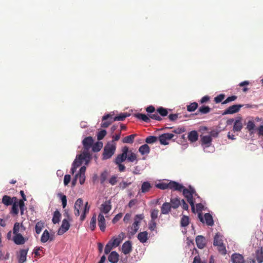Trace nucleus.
I'll return each instance as SVG.
<instances>
[{
    "mask_svg": "<svg viewBox=\"0 0 263 263\" xmlns=\"http://www.w3.org/2000/svg\"><path fill=\"white\" fill-rule=\"evenodd\" d=\"M122 154L118 155L115 160L116 164H119L125 161L127 159L129 162H133L137 160V156L132 151H129L127 146H124L122 149Z\"/></svg>",
    "mask_w": 263,
    "mask_h": 263,
    "instance_id": "nucleus-1",
    "label": "nucleus"
},
{
    "mask_svg": "<svg viewBox=\"0 0 263 263\" xmlns=\"http://www.w3.org/2000/svg\"><path fill=\"white\" fill-rule=\"evenodd\" d=\"M156 187L161 190L170 189L174 191H182L183 186L174 181H170L169 182H163L156 184Z\"/></svg>",
    "mask_w": 263,
    "mask_h": 263,
    "instance_id": "nucleus-2",
    "label": "nucleus"
},
{
    "mask_svg": "<svg viewBox=\"0 0 263 263\" xmlns=\"http://www.w3.org/2000/svg\"><path fill=\"white\" fill-rule=\"evenodd\" d=\"M116 144L114 141L108 142L105 145L102 154V159L106 160L110 158L115 153Z\"/></svg>",
    "mask_w": 263,
    "mask_h": 263,
    "instance_id": "nucleus-3",
    "label": "nucleus"
},
{
    "mask_svg": "<svg viewBox=\"0 0 263 263\" xmlns=\"http://www.w3.org/2000/svg\"><path fill=\"white\" fill-rule=\"evenodd\" d=\"M144 218L143 214L136 215L134 218V222L132 226L128 227V231L132 236L134 235L139 228V224L141 220Z\"/></svg>",
    "mask_w": 263,
    "mask_h": 263,
    "instance_id": "nucleus-4",
    "label": "nucleus"
},
{
    "mask_svg": "<svg viewBox=\"0 0 263 263\" xmlns=\"http://www.w3.org/2000/svg\"><path fill=\"white\" fill-rule=\"evenodd\" d=\"M182 193L185 197L187 199V202L190 204L191 209L193 213H195V208L194 204V200L193 199V196L191 195L189 190L187 189L183 188L182 189Z\"/></svg>",
    "mask_w": 263,
    "mask_h": 263,
    "instance_id": "nucleus-5",
    "label": "nucleus"
},
{
    "mask_svg": "<svg viewBox=\"0 0 263 263\" xmlns=\"http://www.w3.org/2000/svg\"><path fill=\"white\" fill-rule=\"evenodd\" d=\"M174 137V135L171 133H165L160 135L158 139L162 145H166L168 144V141L171 140Z\"/></svg>",
    "mask_w": 263,
    "mask_h": 263,
    "instance_id": "nucleus-6",
    "label": "nucleus"
},
{
    "mask_svg": "<svg viewBox=\"0 0 263 263\" xmlns=\"http://www.w3.org/2000/svg\"><path fill=\"white\" fill-rule=\"evenodd\" d=\"M146 111L147 112L151 114L149 115V117L152 119L159 121L162 120V118L158 115L157 111H156V109L153 106L151 105L146 107Z\"/></svg>",
    "mask_w": 263,
    "mask_h": 263,
    "instance_id": "nucleus-7",
    "label": "nucleus"
},
{
    "mask_svg": "<svg viewBox=\"0 0 263 263\" xmlns=\"http://www.w3.org/2000/svg\"><path fill=\"white\" fill-rule=\"evenodd\" d=\"M102 122L101 126L103 128L108 127L114 121L112 119V115L108 114L102 117Z\"/></svg>",
    "mask_w": 263,
    "mask_h": 263,
    "instance_id": "nucleus-8",
    "label": "nucleus"
},
{
    "mask_svg": "<svg viewBox=\"0 0 263 263\" xmlns=\"http://www.w3.org/2000/svg\"><path fill=\"white\" fill-rule=\"evenodd\" d=\"M242 106L243 105L241 104H235L232 106H231L224 110V112L222 113V115H226L228 114H233L238 112Z\"/></svg>",
    "mask_w": 263,
    "mask_h": 263,
    "instance_id": "nucleus-9",
    "label": "nucleus"
},
{
    "mask_svg": "<svg viewBox=\"0 0 263 263\" xmlns=\"http://www.w3.org/2000/svg\"><path fill=\"white\" fill-rule=\"evenodd\" d=\"M70 228V223L68 219H64L62 221V225L58 231V235H62L64 234Z\"/></svg>",
    "mask_w": 263,
    "mask_h": 263,
    "instance_id": "nucleus-10",
    "label": "nucleus"
},
{
    "mask_svg": "<svg viewBox=\"0 0 263 263\" xmlns=\"http://www.w3.org/2000/svg\"><path fill=\"white\" fill-rule=\"evenodd\" d=\"M125 237V234L123 232L120 233L117 237H114L109 241L114 247H118L121 243Z\"/></svg>",
    "mask_w": 263,
    "mask_h": 263,
    "instance_id": "nucleus-11",
    "label": "nucleus"
},
{
    "mask_svg": "<svg viewBox=\"0 0 263 263\" xmlns=\"http://www.w3.org/2000/svg\"><path fill=\"white\" fill-rule=\"evenodd\" d=\"M26 230V227L22 224L15 222L13 226V233L14 235L20 234Z\"/></svg>",
    "mask_w": 263,
    "mask_h": 263,
    "instance_id": "nucleus-12",
    "label": "nucleus"
},
{
    "mask_svg": "<svg viewBox=\"0 0 263 263\" xmlns=\"http://www.w3.org/2000/svg\"><path fill=\"white\" fill-rule=\"evenodd\" d=\"M243 127V125L242 123V118L241 117H237L236 119L234 126H233V131L234 132H240Z\"/></svg>",
    "mask_w": 263,
    "mask_h": 263,
    "instance_id": "nucleus-13",
    "label": "nucleus"
},
{
    "mask_svg": "<svg viewBox=\"0 0 263 263\" xmlns=\"http://www.w3.org/2000/svg\"><path fill=\"white\" fill-rule=\"evenodd\" d=\"M15 201H17V198L15 197H11L8 195H4L2 198V203L7 206L12 205Z\"/></svg>",
    "mask_w": 263,
    "mask_h": 263,
    "instance_id": "nucleus-14",
    "label": "nucleus"
},
{
    "mask_svg": "<svg viewBox=\"0 0 263 263\" xmlns=\"http://www.w3.org/2000/svg\"><path fill=\"white\" fill-rule=\"evenodd\" d=\"M196 242L199 249H203L205 247L206 242L204 237L202 235H198L196 237Z\"/></svg>",
    "mask_w": 263,
    "mask_h": 263,
    "instance_id": "nucleus-15",
    "label": "nucleus"
},
{
    "mask_svg": "<svg viewBox=\"0 0 263 263\" xmlns=\"http://www.w3.org/2000/svg\"><path fill=\"white\" fill-rule=\"evenodd\" d=\"M111 205L110 200L105 201L101 205L100 211L101 213L107 214L111 210Z\"/></svg>",
    "mask_w": 263,
    "mask_h": 263,
    "instance_id": "nucleus-16",
    "label": "nucleus"
},
{
    "mask_svg": "<svg viewBox=\"0 0 263 263\" xmlns=\"http://www.w3.org/2000/svg\"><path fill=\"white\" fill-rule=\"evenodd\" d=\"M212 139L211 136L206 135L201 136V143L202 146L205 145L203 147H209L211 144Z\"/></svg>",
    "mask_w": 263,
    "mask_h": 263,
    "instance_id": "nucleus-17",
    "label": "nucleus"
},
{
    "mask_svg": "<svg viewBox=\"0 0 263 263\" xmlns=\"http://www.w3.org/2000/svg\"><path fill=\"white\" fill-rule=\"evenodd\" d=\"M82 143L85 149L88 151L92 146L93 140L91 137H87L83 140Z\"/></svg>",
    "mask_w": 263,
    "mask_h": 263,
    "instance_id": "nucleus-18",
    "label": "nucleus"
},
{
    "mask_svg": "<svg viewBox=\"0 0 263 263\" xmlns=\"http://www.w3.org/2000/svg\"><path fill=\"white\" fill-rule=\"evenodd\" d=\"M98 226L102 232H104L106 228L105 219L104 216L100 213L98 215Z\"/></svg>",
    "mask_w": 263,
    "mask_h": 263,
    "instance_id": "nucleus-19",
    "label": "nucleus"
},
{
    "mask_svg": "<svg viewBox=\"0 0 263 263\" xmlns=\"http://www.w3.org/2000/svg\"><path fill=\"white\" fill-rule=\"evenodd\" d=\"M231 260L232 263H245L243 256L238 253H234L232 255Z\"/></svg>",
    "mask_w": 263,
    "mask_h": 263,
    "instance_id": "nucleus-20",
    "label": "nucleus"
},
{
    "mask_svg": "<svg viewBox=\"0 0 263 263\" xmlns=\"http://www.w3.org/2000/svg\"><path fill=\"white\" fill-rule=\"evenodd\" d=\"M132 250V243L128 240L125 241L122 246V251L124 254H128L131 252Z\"/></svg>",
    "mask_w": 263,
    "mask_h": 263,
    "instance_id": "nucleus-21",
    "label": "nucleus"
},
{
    "mask_svg": "<svg viewBox=\"0 0 263 263\" xmlns=\"http://www.w3.org/2000/svg\"><path fill=\"white\" fill-rule=\"evenodd\" d=\"M28 249H22L19 252L18 255V263H24L26 260V256Z\"/></svg>",
    "mask_w": 263,
    "mask_h": 263,
    "instance_id": "nucleus-22",
    "label": "nucleus"
},
{
    "mask_svg": "<svg viewBox=\"0 0 263 263\" xmlns=\"http://www.w3.org/2000/svg\"><path fill=\"white\" fill-rule=\"evenodd\" d=\"M83 204V201L82 199L79 198L77 200L74 204V215L76 216H78L80 214V210L81 209V206Z\"/></svg>",
    "mask_w": 263,
    "mask_h": 263,
    "instance_id": "nucleus-23",
    "label": "nucleus"
},
{
    "mask_svg": "<svg viewBox=\"0 0 263 263\" xmlns=\"http://www.w3.org/2000/svg\"><path fill=\"white\" fill-rule=\"evenodd\" d=\"M78 158L81 159L82 162H85V164H87L91 159V155L87 152H83L78 156Z\"/></svg>",
    "mask_w": 263,
    "mask_h": 263,
    "instance_id": "nucleus-24",
    "label": "nucleus"
},
{
    "mask_svg": "<svg viewBox=\"0 0 263 263\" xmlns=\"http://www.w3.org/2000/svg\"><path fill=\"white\" fill-rule=\"evenodd\" d=\"M14 242L17 245H23L26 242V239L21 234L14 235L13 238Z\"/></svg>",
    "mask_w": 263,
    "mask_h": 263,
    "instance_id": "nucleus-25",
    "label": "nucleus"
},
{
    "mask_svg": "<svg viewBox=\"0 0 263 263\" xmlns=\"http://www.w3.org/2000/svg\"><path fill=\"white\" fill-rule=\"evenodd\" d=\"M108 259L111 263H117L119 259V255L116 251H112L109 255Z\"/></svg>",
    "mask_w": 263,
    "mask_h": 263,
    "instance_id": "nucleus-26",
    "label": "nucleus"
},
{
    "mask_svg": "<svg viewBox=\"0 0 263 263\" xmlns=\"http://www.w3.org/2000/svg\"><path fill=\"white\" fill-rule=\"evenodd\" d=\"M198 134L196 130H192L188 134V139L191 142H195L198 139Z\"/></svg>",
    "mask_w": 263,
    "mask_h": 263,
    "instance_id": "nucleus-27",
    "label": "nucleus"
},
{
    "mask_svg": "<svg viewBox=\"0 0 263 263\" xmlns=\"http://www.w3.org/2000/svg\"><path fill=\"white\" fill-rule=\"evenodd\" d=\"M138 239L141 243H145L148 239V233L146 231L140 232L137 236Z\"/></svg>",
    "mask_w": 263,
    "mask_h": 263,
    "instance_id": "nucleus-28",
    "label": "nucleus"
},
{
    "mask_svg": "<svg viewBox=\"0 0 263 263\" xmlns=\"http://www.w3.org/2000/svg\"><path fill=\"white\" fill-rule=\"evenodd\" d=\"M204 206L201 203H197L196 205V209L197 212H199L198 213V218L200 219V221L202 222H204V219L202 216L201 212L203 210Z\"/></svg>",
    "mask_w": 263,
    "mask_h": 263,
    "instance_id": "nucleus-29",
    "label": "nucleus"
},
{
    "mask_svg": "<svg viewBox=\"0 0 263 263\" xmlns=\"http://www.w3.org/2000/svg\"><path fill=\"white\" fill-rule=\"evenodd\" d=\"M172 206L170 203L165 202L161 208V213L163 214H167L171 211Z\"/></svg>",
    "mask_w": 263,
    "mask_h": 263,
    "instance_id": "nucleus-30",
    "label": "nucleus"
},
{
    "mask_svg": "<svg viewBox=\"0 0 263 263\" xmlns=\"http://www.w3.org/2000/svg\"><path fill=\"white\" fill-rule=\"evenodd\" d=\"M222 238V236L219 233H216L214 238L213 245L217 246L223 243Z\"/></svg>",
    "mask_w": 263,
    "mask_h": 263,
    "instance_id": "nucleus-31",
    "label": "nucleus"
},
{
    "mask_svg": "<svg viewBox=\"0 0 263 263\" xmlns=\"http://www.w3.org/2000/svg\"><path fill=\"white\" fill-rule=\"evenodd\" d=\"M152 187V186L149 182H144L141 185V192L143 193L148 192Z\"/></svg>",
    "mask_w": 263,
    "mask_h": 263,
    "instance_id": "nucleus-32",
    "label": "nucleus"
},
{
    "mask_svg": "<svg viewBox=\"0 0 263 263\" xmlns=\"http://www.w3.org/2000/svg\"><path fill=\"white\" fill-rule=\"evenodd\" d=\"M135 116L136 118H137L139 119H140L146 123H149L151 121L150 119H151V118H149V117H148L145 114L138 113V114H136L135 115Z\"/></svg>",
    "mask_w": 263,
    "mask_h": 263,
    "instance_id": "nucleus-33",
    "label": "nucleus"
},
{
    "mask_svg": "<svg viewBox=\"0 0 263 263\" xmlns=\"http://www.w3.org/2000/svg\"><path fill=\"white\" fill-rule=\"evenodd\" d=\"M139 152L141 155L148 154L150 152V148L147 144H145L139 148Z\"/></svg>",
    "mask_w": 263,
    "mask_h": 263,
    "instance_id": "nucleus-34",
    "label": "nucleus"
},
{
    "mask_svg": "<svg viewBox=\"0 0 263 263\" xmlns=\"http://www.w3.org/2000/svg\"><path fill=\"white\" fill-rule=\"evenodd\" d=\"M204 219L208 226H212L214 224L212 216L210 213H205L204 214Z\"/></svg>",
    "mask_w": 263,
    "mask_h": 263,
    "instance_id": "nucleus-35",
    "label": "nucleus"
},
{
    "mask_svg": "<svg viewBox=\"0 0 263 263\" xmlns=\"http://www.w3.org/2000/svg\"><path fill=\"white\" fill-rule=\"evenodd\" d=\"M171 205L173 209H177L181 205V201L178 198H172L171 199Z\"/></svg>",
    "mask_w": 263,
    "mask_h": 263,
    "instance_id": "nucleus-36",
    "label": "nucleus"
},
{
    "mask_svg": "<svg viewBox=\"0 0 263 263\" xmlns=\"http://www.w3.org/2000/svg\"><path fill=\"white\" fill-rule=\"evenodd\" d=\"M129 114L127 113H121L118 116H117L115 117H112V119L114 121H124L126 118L128 117Z\"/></svg>",
    "mask_w": 263,
    "mask_h": 263,
    "instance_id": "nucleus-37",
    "label": "nucleus"
},
{
    "mask_svg": "<svg viewBox=\"0 0 263 263\" xmlns=\"http://www.w3.org/2000/svg\"><path fill=\"white\" fill-rule=\"evenodd\" d=\"M61 216V213L59 211L56 210L55 211H54L52 219V222L54 224L59 223L60 220Z\"/></svg>",
    "mask_w": 263,
    "mask_h": 263,
    "instance_id": "nucleus-38",
    "label": "nucleus"
},
{
    "mask_svg": "<svg viewBox=\"0 0 263 263\" xmlns=\"http://www.w3.org/2000/svg\"><path fill=\"white\" fill-rule=\"evenodd\" d=\"M136 136V134H133L126 136L123 139L122 142L124 143H133L134 142V138Z\"/></svg>",
    "mask_w": 263,
    "mask_h": 263,
    "instance_id": "nucleus-39",
    "label": "nucleus"
},
{
    "mask_svg": "<svg viewBox=\"0 0 263 263\" xmlns=\"http://www.w3.org/2000/svg\"><path fill=\"white\" fill-rule=\"evenodd\" d=\"M44 227V222L40 221L37 222L35 224V232L36 234H39L42 231L43 228Z\"/></svg>",
    "mask_w": 263,
    "mask_h": 263,
    "instance_id": "nucleus-40",
    "label": "nucleus"
},
{
    "mask_svg": "<svg viewBox=\"0 0 263 263\" xmlns=\"http://www.w3.org/2000/svg\"><path fill=\"white\" fill-rule=\"evenodd\" d=\"M256 258L258 263L263 262V252L262 249L258 250L256 251Z\"/></svg>",
    "mask_w": 263,
    "mask_h": 263,
    "instance_id": "nucleus-41",
    "label": "nucleus"
},
{
    "mask_svg": "<svg viewBox=\"0 0 263 263\" xmlns=\"http://www.w3.org/2000/svg\"><path fill=\"white\" fill-rule=\"evenodd\" d=\"M50 239L49 233L48 230H45L42 235L41 241L42 242H46Z\"/></svg>",
    "mask_w": 263,
    "mask_h": 263,
    "instance_id": "nucleus-42",
    "label": "nucleus"
},
{
    "mask_svg": "<svg viewBox=\"0 0 263 263\" xmlns=\"http://www.w3.org/2000/svg\"><path fill=\"white\" fill-rule=\"evenodd\" d=\"M189 224V217L187 216H183L180 220V224L182 227H186Z\"/></svg>",
    "mask_w": 263,
    "mask_h": 263,
    "instance_id": "nucleus-43",
    "label": "nucleus"
},
{
    "mask_svg": "<svg viewBox=\"0 0 263 263\" xmlns=\"http://www.w3.org/2000/svg\"><path fill=\"white\" fill-rule=\"evenodd\" d=\"M198 106V104L196 102L191 103L190 105H187V110L189 112H192L195 111Z\"/></svg>",
    "mask_w": 263,
    "mask_h": 263,
    "instance_id": "nucleus-44",
    "label": "nucleus"
},
{
    "mask_svg": "<svg viewBox=\"0 0 263 263\" xmlns=\"http://www.w3.org/2000/svg\"><path fill=\"white\" fill-rule=\"evenodd\" d=\"M103 144L101 142H97L92 146V149L94 152H98L102 148Z\"/></svg>",
    "mask_w": 263,
    "mask_h": 263,
    "instance_id": "nucleus-45",
    "label": "nucleus"
},
{
    "mask_svg": "<svg viewBox=\"0 0 263 263\" xmlns=\"http://www.w3.org/2000/svg\"><path fill=\"white\" fill-rule=\"evenodd\" d=\"M158 139V138L156 136H150L145 139V142L148 144H153L157 142Z\"/></svg>",
    "mask_w": 263,
    "mask_h": 263,
    "instance_id": "nucleus-46",
    "label": "nucleus"
},
{
    "mask_svg": "<svg viewBox=\"0 0 263 263\" xmlns=\"http://www.w3.org/2000/svg\"><path fill=\"white\" fill-rule=\"evenodd\" d=\"M157 114H159L161 116L165 117L168 114L167 109L163 108V107H160L157 109Z\"/></svg>",
    "mask_w": 263,
    "mask_h": 263,
    "instance_id": "nucleus-47",
    "label": "nucleus"
},
{
    "mask_svg": "<svg viewBox=\"0 0 263 263\" xmlns=\"http://www.w3.org/2000/svg\"><path fill=\"white\" fill-rule=\"evenodd\" d=\"M211 111V108L208 106L203 105L201 106L199 109L198 112L202 114H206L209 113Z\"/></svg>",
    "mask_w": 263,
    "mask_h": 263,
    "instance_id": "nucleus-48",
    "label": "nucleus"
},
{
    "mask_svg": "<svg viewBox=\"0 0 263 263\" xmlns=\"http://www.w3.org/2000/svg\"><path fill=\"white\" fill-rule=\"evenodd\" d=\"M255 124L253 121L250 120L248 122L247 124L246 128L251 133L253 132V130L255 128Z\"/></svg>",
    "mask_w": 263,
    "mask_h": 263,
    "instance_id": "nucleus-49",
    "label": "nucleus"
},
{
    "mask_svg": "<svg viewBox=\"0 0 263 263\" xmlns=\"http://www.w3.org/2000/svg\"><path fill=\"white\" fill-rule=\"evenodd\" d=\"M58 196L61 198L62 206L63 208H65L67 205V198L66 196L64 195H63L62 193H59Z\"/></svg>",
    "mask_w": 263,
    "mask_h": 263,
    "instance_id": "nucleus-50",
    "label": "nucleus"
},
{
    "mask_svg": "<svg viewBox=\"0 0 263 263\" xmlns=\"http://www.w3.org/2000/svg\"><path fill=\"white\" fill-rule=\"evenodd\" d=\"M106 131L105 129H101L97 134V139L98 140H102L106 135Z\"/></svg>",
    "mask_w": 263,
    "mask_h": 263,
    "instance_id": "nucleus-51",
    "label": "nucleus"
},
{
    "mask_svg": "<svg viewBox=\"0 0 263 263\" xmlns=\"http://www.w3.org/2000/svg\"><path fill=\"white\" fill-rule=\"evenodd\" d=\"M96 216L95 215H94L92 217L91 220H90V228L92 231H93L95 229V228L96 227Z\"/></svg>",
    "mask_w": 263,
    "mask_h": 263,
    "instance_id": "nucleus-52",
    "label": "nucleus"
},
{
    "mask_svg": "<svg viewBox=\"0 0 263 263\" xmlns=\"http://www.w3.org/2000/svg\"><path fill=\"white\" fill-rule=\"evenodd\" d=\"M159 210L158 209H154L151 211V220H155L158 216Z\"/></svg>",
    "mask_w": 263,
    "mask_h": 263,
    "instance_id": "nucleus-53",
    "label": "nucleus"
},
{
    "mask_svg": "<svg viewBox=\"0 0 263 263\" xmlns=\"http://www.w3.org/2000/svg\"><path fill=\"white\" fill-rule=\"evenodd\" d=\"M218 247V251L222 255H225L227 253V250L226 249V247L224 246L223 243L221 245L217 246Z\"/></svg>",
    "mask_w": 263,
    "mask_h": 263,
    "instance_id": "nucleus-54",
    "label": "nucleus"
},
{
    "mask_svg": "<svg viewBox=\"0 0 263 263\" xmlns=\"http://www.w3.org/2000/svg\"><path fill=\"white\" fill-rule=\"evenodd\" d=\"M107 175H108L107 172L106 171H104L103 172H102L101 174V175H100V183H101V184H103L104 183V182L105 181V180L107 179Z\"/></svg>",
    "mask_w": 263,
    "mask_h": 263,
    "instance_id": "nucleus-55",
    "label": "nucleus"
},
{
    "mask_svg": "<svg viewBox=\"0 0 263 263\" xmlns=\"http://www.w3.org/2000/svg\"><path fill=\"white\" fill-rule=\"evenodd\" d=\"M12 213L17 215L18 213V205L16 201L14 202L12 204Z\"/></svg>",
    "mask_w": 263,
    "mask_h": 263,
    "instance_id": "nucleus-56",
    "label": "nucleus"
},
{
    "mask_svg": "<svg viewBox=\"0 0 263 263\" xmlns=\"http://www.w3.org/2000/svg\"><path fill=\"white\" fill-rule=\"evenodd\" d=\"M225 95L224 94H220L214 98V101L216 103H219L222 102L224 99Z\"/></svg>",
    "mask_w": 263,
    "mask_h": 263,
    "instance_id": "nucleus-57",
    "label": "nucleus"
},
{
    "mask_svg": "<svg viewBox=\"0 0 263 263\" xmlns=\"http://www.w3.org/2000/svg\"><path fill=\"white\" fill-rule=\"evenodd\" d=\"M113 247H114V246L111 245V242L108 241V242L106 244V245L105 246V249H104L105 253L106 254H108L110 252V251L111 250V249H112Z\"/></svg>",
    "mask_w": 263,
    "mask_h": 263,
    "instance_id": "nucleus-58",
    "label": "nucleus"
},
{
    "mask_svg": "<svg viewBox=\"0 0 263 263\" xmlns=\"http://www.w3.org/2000/svg\"><path fill=\"white\" fill-rule=\"evenodd\" d=\"M130 184L131 182H127L126 181H123L119 184L118 187L122 190H124Z\"/></svg>",
    "mask_w": 263,
    "mask_h": 263,
    "instance_id": "nucleus-59",
    "label": "nucleus"
},
{
    "mask_svg": "<svg viewBox=\"0 0 263 263\" xmlns=\"http://www.w3.org/2000/svg\"><path fill=\"white\" fill-rule=\"evenodd\" d=\"M237 98V97L236 96H232L231 97H228L224 101L222 102V104H227L230 102L234 101Z\"/></svg>",
    "mask_w": 263,
    "mask_h": 263,
    "instance_id": "nucleus-60",
    "label": "nucleus"
},
{
    "mask_svg": "<svg viewBox=\"0 0 263 263\" xmlns=\"http://www.w3.org/2000/svg\"><path fill=\"white\" fill-rule=\"evenodd\" d=\"M18 206L20 207V210H21V214L23 215L24 214V211L25 210V203L24 201H23V200H19L18 203H17Z\"/></svg>",
    "mask_w": 263,
    "mask_h": 263,
    "instance_id": "nucleus-61",
    "label": "nucleus"
},
{
    "mask_svg": "<svg viewBox=\"0 0 263 263\" xmlns=\"http://www.w3.org/2000/svg\"><path fill=\"white\" fill-rule=\"evenodd\" d=\"M118 177L114 175V176H111L110 179H109V183L112 185H115L117 181H118Z\"/></svg>",
    "mask_w": 263,
    "mask_h": 263,
    "instance_id": "nucleus-62",
    "label": "nucleus"
},
{
    "mask_svg": "<svg viewBox=\"0 0 263 263\" xmlns=\"http://www.w3.org/2000/svg\"><path fill=\"white\" fill-rule=\"evenodd\" d=\"M185 128L184 127H178V128L175 129L173 131V132L175 134H180L182 133L185 132Z\"/></svg>",
    "mask_w": 263,
    "mask_h": 263,
    "instance_id": "nucleus-63",
    "label": "nucleus"
},
{
    "mask_svg": "<svg viewBox=\"0 0 263 263\" xmlns=\"http://www.w3.org/2000/svg\"><path fill=\"white\" fill-rule=\"evenodd\" d=\"M157 223L155 220H151L150 223L149 224V229L151 231H154L156 228Z\"/></svg>",
    "mask_w": 263,
    "mask_h": 263,
    "instance_id": "nucleus-64",
    "label": "nucleus"
}]
</instances>
